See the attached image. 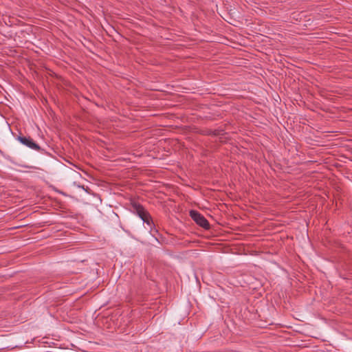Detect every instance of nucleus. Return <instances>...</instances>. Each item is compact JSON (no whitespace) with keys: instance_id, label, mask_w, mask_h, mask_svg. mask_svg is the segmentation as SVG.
Instances as JSON below:
<instances>
[{"instance_id":"4","label":"nucleus","mask_w":352,"mask_h":352,"mask_svg":"<svg viewBox=\"0 0 352 352\" xmlns=\"http://www.w3.org/2000/svg\"><path fill=\"white\" fill-rule=\"evenodd\" d=\"M143 221H144V223H146L149 226L150 231H151L152 228H153V226H152L153 221H152L151 215H149L148 217H147V218L144 219Z\"/></svg>"},{"instance_id":"3","label":"nucleus","mask_w":352,"mask_h":352,"mask_svg":"<svg viewBox=\"0 0 352 352\" xmlns=\"http://www.w3.org/2000/svg\"><path fill=\"white\" fill-rule=\"evenodd\" d=\"M133 207L135 209L137 214L142 221H144V219L150 215L149 213L142 206L134 204Z\"/></svg>"},{"instance_id":"2","label":"nucleus","mask_w":352,"mask_h":352,"mask_svg":"<svg viewBox=\"0 0 352 352\" xmlns=\"http://www.w3.org/2000/svg\"><path fill=\"white\" fill-rule=\"evenodd\" d=\"M18 140L21 144L28 146L30 148H32V149H34L36 151H38L40 149V146L36 143H35L33 141V140L31 139L30 138L19 136Z\"/></svg>"},{"instance_id":"1","label":"nucleus","mask_w":352,"mask_h":352,"mask_svg":"<svg viewBox=\"0 0 352 352\" xmlns=\"http://www.w3.org/2000/svg\"><path fill=\"white\" fill-rule=\"evenodd\" d=\"M190 216L199 226L204 229L210 228V224L208 220L199 212L196 210H190Z\"/></svg>"}]
</instances>
